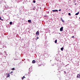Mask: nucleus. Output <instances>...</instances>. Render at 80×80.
<instances>
[{"label": "nucleus", "mask_w": 80, "mask_h": 80, "mask_svg": "<svg viewBox=\"0 0 80 80\" xmlns=\"http://www.w3.org/2000/svg\"><path fill=\"white\" fill-rule=\"evenodd\" d=\"M24 60H25V59H24L22 60V61L23 62V61H24Z\"/></svg>", "instance_id": "nucleus-22"}, {"label": "nucleus", "mask_w": 80, "mask_h": 80, "mask_svg": "<svg viewBox=\"0 0 80 80\" xmlns=\"http://www.w3.org/2000/svg\"><path fill=\"white\" fill-rule=\"evenodd\" d=\"M77 78H80V74H78L77 75Z\"/></svg>", "instance_id": "nucleus-5"}, {"label": "nucleus", "mask_w": 80, "mask_h": 80, "mask_svg": "<svg viewBox=\"0 0 80 80\" xmlns=\"http://www.w3.org/2000/svg\"><path fill=\"white\" fill-rule=\"evenodd\" d=\"M39 33H40L39 32V31H37L36 33L37 36L39 35Z\"/></svg>", "instance_id": "nucleus-3"}, {"label": "nucleus", "mask_w": 80, "mask_h": 80, "mask_svg": "<svg viewBox=\"0 0 80 80\" xmlns=\"http://www.w3.org/2000/svg\"><path fill=\"white\" fill-rule=\"evenodd\" d=\"M12 73H13V72L11 71V72L10 73V74H12Z\"/></svg>", "instance_id": "nucleus-20"}, {"label": "nucleus", "mask_w": 80, "mask_h": 80, "mask_svg": "<svg viewBox=\"0 0 80 80\" xmlns=\"http://www.w3.org/2000/svg\"><path fill=\"white\" fill-rule=\"evenodd\" d=\"M36 10H37V9H36Z\"/></svg>", "instance_id": "nucleus-44"}, {"label": "nucleus", "mask_w": 80, "mask_h": 80, "mask_svg": "<svg viewBox=\"0 0 80 80\" xmlns=\"http://www.w3.org/2000/svg\"><path fill=\"white\" fill-rule=\"evenodd\" d=\"M48 13H49V12H48Z\"/></svg>", "instance_id": "nucleus-36"}, {"label": "nucleus", "mask_w": 80, "mask_h": 80, "mask_svg": "<svg viewBox=\"0 0 80 80\" xmlns=\"http://www.w3.org/2000/svg\"><path fill=\"white\" fill-rule=\"evenodd\" d=\"M36 9V8H35V6H34L33 8V10H35Z\"/></svg>", "instance_id": "nucleus-15"}, {"label": "nucleus", "mask_w": 80, "mask_h": 80, "mask_svg": "<svg viewBox=\"0 0 80 80\" xmlns=\"http://www.w3.org/2000/svg\"><path fill=\"white\" fill-rule=\"evenodd\" d=\"M72 38H75V37L74 36H73L72 37Z\"/></svg>", "instance_id": "nucleus-25"}, {"label": "nucleus", "mask_w": 80, "mask_h": 80, "mask_svg": "<svg viewBox=\"0 0 80 80\" xmlns=\"http://www.w3.org/2000/svg\"><path fill=\"white\" fill-rule=\"evenodd\" d=\"M68 15H69V16H71V13H68Z\"/></svg>", "instance_id": "nucleus-17"}, {"label": "nucleus", "mask_w": 80, "mask_h": 80, "mask_svg": "<svg viewBox=\"0 0 80 80\" xmlns=\"http://www.w3.org/2000/svg\"><path fill=\"white\" fill-rule=\"evenodd\" d=\"M36 62V61L35 60H33L32 61V63H35Z\"/></svg>", "instance_id": "nucleus-7"}, {"label": "nucleus", "mask_w": 80, "mask_h": 80, "mask_svg": "<svg viewBox=\"0 0 80 80\" xmlns=\"http://www.w3.org/2000/svg\"><path fill=\"white\" fill-rule=\"evenodd\" d=\"M61 10L60 9L59 10V11H61Z\"/></svg>", "instance_id": "nucleus-31"}, {"label": "nucleus", "mask_w": 80, "mask_h": 80, "mask_svg": "<svg viewBox=\"0 0 80 80\" xmlns=\"http://www.w3.org/2000/svg\"><path fill=\"white\" fill-rule=\"evenodd\" d=\"M4 11L3 10V12Z\"/></svg>", "instance_id": "nucleus-43"}, {"label": "nucleus", "mask_w": 80, "mask_h": 80, "mask_svg": "<svg viewBox=\"0 0 80 80\" xmlns=\"http://www.w3.org/2000/svg\"><path fill=\"white\" fill-rule=\"evenodd\" d=\"M0 55H3V53H2V52H0Z\"/></svg>", "instance_id": "nucleus-19"}, {"label": "nucleus", "mask_w": 80, "mask_h": 80, "mask_svg": "<svg viewBox=\"0 0 80 80\" xmlns=\"http://www.w3.org/2000/svg\"><path fill=\"white\" fill-rule=\"evenodd\" d=\"M79 19H80V17H79Z\"/></svg>", "instance_id": "nucleus-42"}, {"label": "nucleus", "mask_w": 80, "mask_h": 80, "mask_svg": "<svg viewBox=\"0 0 80 80\" xmlns=\"http://www.w3.org/2000/svg\"><path fill=\"white\" fill-rule=\"evenodd\" d=\"M63 27H62L60 29V32H62V31H63Z\"/></svg>", "instance_id": "nucleus-4"}, {"label": "nucleus", "mask_w": 80, "mask_h": 80, "mask_svg": "<svg viewBox=\"0 0 80 80\" xmlns=\"http://www.w3.org/2000/svg\"><path fill=\"white\" fill-rule=\"evenodd\" d=\"M61 50L62 51H63V48H61Z\"/></svg>", "instance_id": "nucleus-13"}, {"label": "nucleus", "mask_w": 80, "mask_h": 80, "mask_svg": "<svg viewBox=\"0 0 80 80\" xmlns=\"http://www.w3.org/2000/svg\"><path fill=\"white\" fill-rule=\"evenodd\" d=\"M79 14V12H78V13H76L75 14V15H78Z\"/></svg>", "instance_id": "nucleus-11"}, {"label": "nucleus", "mask_w": 80, "mask_h": 80, "mask_svg": "<svg viewBox=\"0 0 80 80\" xmlns=\"http://www.w3.org/2000/svg\"><path fill=\"white\" fill-rule=\"evenodd\" d=\"M13 23V22H9V24H10V25H12V23Z\"/></svg>", "instance_id": "nucleus-10"}, {"label": "nucleus", "mask_w": 80, "mask_h": 80, "mask_svg": "<svg viewBox=\"0 0 80 80\" xmlns=\"http://www.w3.org/2000/svg\"><path fill=\"white\" fill-rule=\"evenodd\" d=\"M55 43H57V40L56 39L55 40Z\"/></svg>", "instance_id": "nucleus-12"}, {"label": "nucleus", "mask_w": 80, "mask_h": 80, "mask_svg": "<svg viewBox=\"0 0 80 80\" xmlns=\"http://www.w3.org/2000/svg\"><path fill=\"white\" fill-rule=\"evenodd\" d=\"M4 57H5V58H6V56H4Z\"/></svg>", "instance_id": "nucleus-39"}, {"label": "nucleus", "mask_w": 80, "mask_h": 80, "mask_svg": "<svg viewBox=\"0 0 80 80\" xmlns=\"http://www.w3.org/2000/svg\"><path fill=\"white\" fill-rule=\"evenodd\" d=\"M52 61V60H50V62H51Z\"/></svg>", "instance_id": "nucleus-41"}, {"label": "nucleus", "mask_w": 80, "mask_h": 80, "mask_svg": "<svg viewBox=\"0 0 80 80\" xmlns=\"http://www.w3.org/2000/svg\"><path fill=\"white\" fill-rule=\"evenodd\" d=\"M5 46H3V47H2L3 48H4V47H5Z\"/></svg>", "instance_id": "nucleus-27"}, {"label": "nucleus", "mask_w": 80, "mask_h": 80, "mask_svg": "<svg viewBox=\"0 0 80 80\" xmlns=\"http://www.w3.org/2000/svg\"><path fill=\"white\" fill-rule=\"evenodd\" d=\"M77 4H75V5H76Z\"/></svg>", "instance_id": "nucleus-40"}, {"label": "nucleus", "mask_w": 80, "mask_h": 80, "mask_svg": "<svg viewBox=\"0 0 80 80\" xmlns=\"http://www.w3.org/2000/svg\"><path fill=\"white\" fill-rule=\"evenodd\" d=\"M12 70H15V68H13L11 69Z\"/></svg>", "instance_id": "nucleus-16"}, {"label": "nucleus", "mask_w": 80, "mask_h": 80, "mask_svg": "<svg viewBox=\"0 0 80 80\" xmlns=\"http://www.w3.org/2000/svg\"><path fill=\"white\" fill-rule=\"evenodd\" d=\"M52 12H58V10H52Z\"/></svg>", "instance_id": "nucleus-6"}, {"label": "nucleus", "mask_w": 80, "mask_h": 80, "mask_svg": "<svg viewBox=\"0 0 80 80\" xmlns=\"http://www.w3.org/2000/svg\"><path fill=\"white\" fill-rule=\"evenodd\" d=\"M61 20L63 22V23H64V22H64V21L63 20V19H62V18H61Z\"/></svg>", "instance_id": "nucleus-8"}, {"label": "nucleus", "mask_w": 80, "mask_h": 80, "mask_svg": "<svg viewBox=\"0 0 80 80\" xmlns=\"http://www.w3.org/2000/svg\"><path fill=\"white\" fill-rule=\"evenodd\" d=\"M24 63H26V62H24Z\"/></svg>", "instance_id": "nucleus-37"}, {"label": "nucleus", "mask_w": 80, "mask_h": 80, "mask_svg": "<svg viewBox=\"0 0 80 80\" xmlns=\"http://www.w3.org/2000/svg\"><path fill=\"white\" fill-rule=\"evenodd\" d=\"M45 65V63H44V65Z\"/></svg>", "instance_id": "nucleus-38"}, {"label": "nucleus", "mask_w": 80, "mask_h": 80, "mask_svg": "<svg viewBox=\"0 0 80 80\" xmlns=\"http://www.w3.org/2000/svg\"><path fill=\"white\" fill-rule=\"evenodd\" d=\"M40 9H41V10L42 9V8H41V7L40 8Z\"/></svg>", "instance_id": "nucleus-32"}, {"label": "nucleus", "mask_w": 80, "mask_h": 80, "mask_svg": "<svg viewBox=\"0 0 80 80\" xmlns=\"http://www.w3.org/2000/svg\"><path fill=\"white\" fill-rule=\"evenodd\" d=\"M28 22H29V23H32L31 20H28Z\"/></svg>", "instance_id": "nucleus-9"}, {"label": "nucleus", "mask_w": 80, "mask_h": 80, "mask_svg": "<svg viewBox=\"0 0 80 80\" xmlns=\"http://www.w3.org/2000/svg\"><path fill=\"white\" fill-rule=\"evenodd\" d=\"M28 80H30V79H28Z\"/></svg>", "instance_id": "nucleus-35"}, {"label": "nucleus", "mask_w": 80, "mask_h": 80, "mask_svg": "<svg viewBox=\"0 0 80 80\" xmlns=\"http://www.w3.org/2000/svg\"><path fill=\"white\" fill-rule=\"evenodd\" d=\"M6 75L7 76L6 77V78H8V77H10V73H6Z\"/></svg>", "instance_id": "nucleus-1"}, {"label": "nucleus", "mask_w": 80, "mask_h": 80, "mask_svg": "<svg viewBox=\"0 0 80 80\" xmlns=\"http://www.w3.org/2000/svg\"><path fill=\"white\" fill-rule=\"evenodd\" d=\"M29 73H30V72H32V68H30L29 69Z\"/></svg>", "instance_id": "nucleus-2"}, {"label": "nucleus", "mask_w": 80, "mask_h": 80, "mask_svg": "<svg viewBox=\"0 0 80 80\" xmlns=\"http://www.w3.org/2000/svg\"><path fill=\"white\" fill-rule=\"evenodd\" d=\"M64 73H65V74H66V71H64Z\"/></svg>", "instance_id": "nucleus-28"}, {"label": "nucleus", "mask_w": 80, "mask_h": 80, "mask_svg": "<svg viewBox=\"0 0 80 80\" xmlns=\"http://www.w3.org/2000/svg\"><path fill=\"white\" fill-rule=\"evenodd\" d=\"M24 78H25V77L24 76H23V77H22V80H23V79H24Z\"/></svg>", "instance_id": "nucleus-14"}, {"label": "nucleus", "mask_w": 80, "mask_h": 80, "mask_svg": "<svg viewBox=\"0 0 80 80\" xmlns=\"http://www.w3.org/2000/svg\"><path fill=\"white\" fill-rule=\"evenodd\" d=\"M5 53H7V52L4 51Z\"/></svg>", "instance_id": "nucleus-34"}, {"label": "nucleus", "mask_w": 80, "mask_h": 80, "mask_svg": "<svg viewBox=\"0 0 80 80\" xmlns=\"http://www.w3.org/2000/svg\"><path fill=\"white\" fill-rule=\"evenodd\" d=\"M23 63V62H22V61H21L20 62V63Z\"/></svg>", "instance_id": "nucleus-24"}, {"label": "nucleus", "mask_w": 80, "mask_h": 80, "mask_svg": "<svg viewBox=\"0 0 80 80\" xmlns=\"http://www.w3.org/2000/svg\"><path fill=\"white\" fill-rule=\"evenodd\" d=\"M5 47V48H7V46H5V47Z\"/></svg>", "instance_id": "nucleus-33"}, {"label": "nucleus", "mask_w": 80, "mask_h": 80, "mask_svg": "<svg viewBox=\"0 0 80 80\" xmlns=\"http://www.w3.org/2000/svg\"><path fill=\"white\" fill-rule=\"evenodd\" d=\"M44 17H48V16L47 15H45L44 16Z\"/></svg>", "instance_id": "nucleus-23"}, {"label": "nucleus", "mask_w": 80, "mask_h": 80, "mask_svg": "<svg viewBox=\"0 0 80 80\" xmlns=\"http://www.w3.org/2000/svg\"><path fill=\"white\" fill-rule=\"evenodd\" d=\"M0 20H3V19H2V17H0Z\"/></svg>", "instance_id": "nucleus-21"}, {"label": "nucleus", "mask_w": 80, "mask_h": 80, "mask_svg": "<svg viewBox=\"0 0 80 80\" xmlns=\"http://www.w3.org/2000/svg\"><path fill=\"white\" fill-rule=\"evenodd\" d=\"M37 39H38V37L37 38Z\"/></svg>", "instance_id": "nucleus-26"}, {"label": "nucleus", "mask_w": 80, "mask_h": 80, "mask_svg": "<svg viewBox=\"0 0 80 80\" xmlns=\"http://www.w3.org/2000/svg\"><path fill=\"white\" fill-rule=\"evenodd\" d=\"M45 38H46V39H47V36H45Z\"/></svg>", "instance_id": "nucleus-29"}, {"label": "nucleus", "mask_w": 80, "mask_h": 80, "mask_svg": "<svg viewBox=\"0 0 80 80\" xmlns=\"http://www.w3.org/2000/svg\"><path fill=\"white\" fill-rule=\"evenodd\" d=\"M33 3H34L36 2V1H35V0H33Z\"/></svg>", "instance_id": "nucleus-18"}, {"label": "nucleus", "mask_w": 80, "mask_h": 80, "mask_svg": "<svg viewBox=\"0 0 80 80\" xmlns=\"http://www.w3.org/2000/svg\"><path fill=\"white\" fill-rule=\"evenodd\" d=\"M68 65H66L65 66V67H67V65H68Z\"/></svg>", "instance_id": "nucleus-30"}]
</instances>
